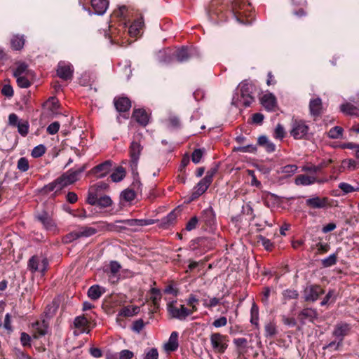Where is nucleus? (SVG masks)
<instances>
[{
	"label": "nucleus",
	"instance_id": "nucleus-18",
	"mask_svg": "<svg viewBox=\"0 0 359 359\" xmlns=\"http://www.w3.org/2000/svg\"><path fill=\"white\" fill-rule=\"evenodd\" d=\"M16 67L13 71V76L18 77L20 76H34L33 72L29 69L27 64L24 62H18L15 63Z\"/></svg>",
	"mask_w": 359,
	"mask_h": 359
},
{
	"label": "nucleus",
	"instance_id": "nucleus-32",
	"mask_svg": "<svg viewBox=\"0 0 359 359\" xmlns=\"http://www.w3.org/2000/svg\"><path fill=\"white\" fill-rule=\"evenodd\" d=\"M176 213L174 211L170 212L167 215V217L162 219L161 226L164 229L168 228V226L173 224L174 221L176 219Z\"/></svg>",
	"mask_w": 359,
	"mask_h": 359
},
{
	"label": "nucleus",
	"instance_id": "nucleus-4",
	"mask_svg": "<svg viewBox=\"0 0 359 359\" xmlns=\"http://www.w3.org/2000/svg\"><path fill=\"white\" fill-rule=\"evenodd\" d=\"M84 165L76 170H69L58 177L59 181L57 182H60L62 187L72 184L79 180V176L84 171Z\"/></svg>",
	"mask_w": 359,
	"mask_h": 359
},
{
	"label": "nucleus",
	"instance_id": "nucleus-58",
	"mask_svg": "<svg viewBox=\"0 0 359 359\" xmlns=\"http://www.w3.org/2000/svg\"><path fill=\"white\" fill-rule=\"evenodd\" d=\"M234 15L237 21L242 24L248 25L252 22V19H245L243 14L240 11L235 12Z\"/></svg>",
	"mask_w": 359,
	"mask_h": 359
},
{
	"label": "nucleus",
	"instance_id": "nucleus-47",
	"mask_svg": "<svg viewBox=\"0 0 359 359\" xmlns=\"http://www.w3.org/2000/svg\"><path fill=\"white\" fill-rule=\"evenodd\" d=\"M17 167L21 172L27 171L29 168L28 160L25 157L20 158L18 161Z\"/></svg>",
	"mask_w": 359,
	"mask_h": 359
},
{
	"label": "nucleus",
	"instance_id": "nucleus-57",
	"mask_svg": "<svg viewBox=\"0 0 359 359\" xmlns=\"http://www.w3.org/2000/svg\"><path fill=\"white\" fill-rule=\"evenodd\" d=\"M203 155V151L201 149H195L191 155V160L194 163H198L200 162L202 156Z\"/></svg>",
	"mask_w": 359,
	"mask_h": 359
},
{
	"label": "nucleus",
	"instance_id": "nucleus-22",
	"mask_svg": "<svg viewBox=\"0 0 359 359\" xmlns=\"http://www.w3.org/2000/svg\"><path fill=\"white\" fill-rule=\"evenodd\" d=\"M323 109V104L320 98H315L310 101L309 110L313 116H318L321 114Z\"/></svg>",
	"mask_w": 359,
	"mask_h": 359
},
{
	"label": "nucleus",
	"instance_id": "nucleus-53",
	"mask_svg": "<svg viewBox=\"0 0 359 359\" xmlns=\"http://www.w3.org/2000/svg\"><path fill=\"white\" fill-rule=\"evenodd\" d=\"M121 220H116L114 223H111L108 224V229L110 231H121L123 230H125L126 228L125 226H121L119 224H123L122 222H121Z\"/></svg>",
	"mask_w": 359,
	"mask_h": 359
},
{
	"label": "nucleus",
	"instance_id": "nucleus-46",
	"mask_svg": "<svg viewBox=\"0 0 359 359\" xmlns=\"http://www.w3.org/2000/svg\"><path fill=\"white\" fill-rule=\"evenodd\" d=\"M121 197L126 201L130 202L135 199V192L132 189H126L121 192Z\"/></svg>",
	"mask_w": 359,
	"mask_h": 359
},
{
	"label": "nucleus",
	"instance_id": "nucleus-17",
	"mask_svg": "<svg viewBox=\"0 0 359 359\" xmlns=\"http://www.w3.org/2000/svg\"><path fill=\"white\" fill-rule=\"evenodd\" d=\"M114 106L119 112L128 111L131 107L130 100L126 97H118L114 98Z\"/></svg>",
	"mask_w": 359,
	"mask_h": 359
},
{
	"label": "nucleus",
	"instance_id": "nucleus-59",
	"mask_svg": "<svg viewBox=\"0 0 359 359\" xmlns=\"http://www.w3.org/2000/svg\"><path fill=\"white\" fill-rule=\"evenodd\" d=\"M144 327V323L142 319H139L137 320H135L133 323L132 330L139 333Z\"/></svg>",
	"mask_w": 359,
	"mask_h": 359
},
{
	"label": "nucleus",
	"instance_id": "nucleus-23",
	"mask_svg": "<svg viewBox=\"0 0 359 359\" xmlns=\"http://www.w3.org/2000/svg\"><path fill=\"white\" fill-rule=\"evenodd\" d=\"M210 185V184H208L206 182H204V180L202 179L194 187V190L191 196V199L193 201L198 198L200 196L205 192Z\"/></svg>",
	"mask_w": 359,
	"mask_h": 359
},
{
	"label": "nucleus",
	"instance_id": "nucleus-44",
	"mask_svg": "<svg viewBox=\"0 0 359 359\" xmlns=\"http://www.w3.org/2000/svg\"><path fill=\"white\" fill-rule=\"evenodd\" d=\"M74 324L76 328H83L88 324V320L84 316H80L74 319Z\"/></svg>",
	"mask_w": 359,
	"mask_h": 359
},
{
	"label": "nucleus",
	"instance_id": "nucleus-19",
	"mask_svg": "<svg viewBox=\"0 0 359 359\" xmlns=\"http://www.w3.org/2000/svg\"><path fill=\"white\" fill-rule=\"evenodd\" d=\"M327 198H320L318 196L309 198L306 201V205L311 208H323L327 205Z\"/></svg>",
	"mask_w": 359,
	"mask_h": 359
},
{
	"label": "nucleus",
	"instance_id": "nucleus-61",
	"mask_svg": "<svg viewBox=\"0 0 359 359\" xmlns=\"http://www.w3.org/2000/svg\"><path fill=\"white\" fill-rule=\"evenodd\" d=\"M259 241H260L262 244V245L264 247V248L266 250H271L272 248H273V243H271V241L262 236H260L259 238Z\"/></svg>",
	"mask_w": 359,
	"mask_h": 359
},
{
	"label": "nucleus",
	"instance_id": "nucleus-12",
	"mask_svg": "<svg viewBox=\"0 0 359 359\" xmlns=\"http://www.w3.org/2000/svg\"><path fill=\"white\" fill-rule=\"evenodd\" d=\"M154 219H124L121 221L123 224L128 225L132 228L133 231H137L139 226H144L147 225H151L154 224Z\"/></svg>",
	"mask_w": 359,
	"mask_h": 359
},
{
	"label": "nucleus",
	"instance_id": "nucleus-1",
	"mask_svg": "<svg viewBox=\"0 0 359 359\" xmlns=\"http://www.w3.org/2000/svg\"><path fill=\"white\" fill-rule=\"evenodd\" d=\"M142 149L143 146L141 144L140 140H134L131 142L129 148V153L130 157V167L133 174H137V168L138 160Z\"/></svg>",
	"mask_w": 359,
	"mask_h": 359
},
{
	"label": "nucleus",
	"instance_id": "nucleus-42",
	"mask_svg": "<svg viewBox=\"0 0 359 359\" xmlns=\"http://www.w3.org/2000/svg\"><path fill=\"white\" fill-rule=\"evenodd\" d=\"M29 123L27 121H22L17 125L18 133L22 135L26 136L29 131Z\"/></svg>",
	"mask_w": 359,
	"mask_h": 359
},
{
	"label": "nucleus",
	"instance_id": "nucleus-15",
	"mask_svg": "<svg viewBox=\"0 0 359 359\" xmlns=\"http://www.w3.org/2000/svg\"><path fill=\"white\" fill-rule=\"evenodd\" d=\"M261 103L268 111H275L277 107L276 98L272 93L264 95L261 99Z\"/></svg>",
	"mask_w": 359,
	"mask_h": 359
},
{
	"label": "nucleus",
	"instance_id": "nucleus-26",
	"mask_svg": "<svg viewBox=\"0 0 359 359\" xmlns=\"http://www.w3.org/2000/svg\"><path fill=\"white\" fill-rule=\"evenodd\" d=\"M101 196L100 191L95 186H93L88 191L87 202L90 205H95V201Z\"/></svg>",
	"mask_w": 359,
	"mask_h": 359
},
{
	"label": "nucleus",
	"instance_id": "nucleus-60",
	"mask_svg": "<svg viewBox=\"0 0 359 359\" xmlns=\"http://www.w3.org/2000/svg\"><path fill=\"white\" fill-rule=\"evenodd\" d=\"M137 307H135L132 310L129 308L125 307L120 311L119 314L123 316H132L137 313Z\"/></svg>",
	"mask_w": 359,
	"mask_h": 359
},
{
	"label": "nucleus",
	"instance_id": "nucleus-14",
	"mask_svg": "<svg viewBox=\"0 0 359 359\" xmlns=\"http://www.w3.org/2000/svg\"><path fill=\"white\" fill-rule=\"evenodd\" d=\"M48 323L43 320L42 321H36L32 324L34 332V337L39 338L47 334Z\"/></svg>",
	"mask_w": 359,
	"mask_h": 359
},
{
	"label": "nucleus",
	"instance_id": "nucleus-7",
	"mask_svg": "<svg viewBox=\"0 0 359 359\" xmlns=\"http://www.w3.org/2000/svg\"><path fill=\"white\" fill-rule=\"evenodd\" d=\"M324 293V290L317 285H308L304 291V299L306 302H315L320 295Z\"/></svg>",
	"mask_w": 359,
	"mask_h": 359
},
{
	"label": "nucleus",
	"instance_id": "nucleus-51",
	"mask_svg": "<svg viewBox=\"0 0 359 359\" xmlns=\"http://www.w3.org/2000/svg\"><path fill=\"white\" fill-rule=\"evenodd\" d=\"M339 188L341 189L345 194H348L359 189L358 188H355L352 187L351 184L346 182L340 183L339 184Z\"/></svg>",
	"mask_w": 359,
	"mask_h": 359
},
{
	"label": "nucleus",
	"instance_id": "nucleus-13",
	"mask_svg": "<svg viewBox=\"0 0 359 359\" xmlns=\"http://www.w3.org/2000/svg\"><path fill=\"white\" fill-rule=\"evenodd\" d=\"M113 162L107 160L102 163L94 167L91 172L97 175V177L102 178L106 176L111 170Z\"/></svg>",
	"mask_w": 359,
	"mask_h": 359
},
{
	"label": "nucleus",
	"instance_id": "nucleus-3",
	"mask_svg": "<svg viewBox=\"0 0 359 359\" xmlns=\"http://www.w3.org/2000/svg\"><path fill=\"white\" fill-rule=\"evenodd\" d=\"M176 301H172L168 304V311L172 318H176L180 320H184L189 316L191 315L190 311L184 306L180 305L178 308L175 306Z\"/></svg>",
	"mask_w": 359,
	"mask_h": 359
},
{
	"label": "nucleus",
	"instance_id": "nucleus-24",
	"mask_svg": "<svg viewBox=\"0 0 359 359\" xmlns=\"http://www.w3.org/2000/svg\"><path fill=\"white\" fill-rule=\"evenodd\" d=\"M25 39L23 35H14L11 39V48L15 50H20L23 48Z\"/></svg>",
	"mask_w": 359,
	"mask_h": 359
},
{
	"label": "nucleus",
	"instance_id": "nucleus-45",
	"mask_svg": "<svg viewBox=\"0 0 359 359\" xmlns=\"http://www.w3.org/2000/svg\"><path fill=\"white\" fill-rule=\"evenodd\" d=\"M266 337H273L277 333L276 326L273 323H269L264 327Z\"/></svg>",
	"mask_w": 359,
	"mask_h": 359
},
{
	"label": "nucleus",
	"instance_id": "nucleus-54",
	"mask_svg": "<svg viewBox=\"0 0 359 359\" xmlns=\"http://www.w3.org/2000/svg\"><path fill=\"white\" fill-rule=\"evenodd\" d=\"M217 168H212L210 170H208L206 173V175L203 180L204 182H206L208 184H210L212 182L213 176L217 173Z\"/></svg>",
	"mask_w": 359,
	"mask_h": 359
},
{
	"label": "nucleus",
	"instance_id": "nucleus-10",
	"mask_svg": "<svg viewBox=\"0 0 359 359\" xmlns=\"http://www.w3.org/2000/svg\"><path fill=\"white\" fill-rule=\"evenodd\" d=\"M35 218L40 222L47 230H53L55 227V222L51 215L46 211L37 212L35 215Z\"/></svg>",
	"mask_w": 359,
	"mask_h": 359
},
{
	"label": "nucleus",
	"instance_id": "nucleus-41",
	"mask_svg": "<svg viewBox=\"0 0 359 359\" xmlns=\"http://www.w3.org/2000/svg\"><path fill=\"white\" fill-rule=\"evenodd\" d=\"M250 322L252 324L258 325V320H259V309L257 306L254 303L252 306L250 310Z\"/></svg>",
	"mask_w": 359,
	"mask_h": 359
},
{
	"label": "nucleus",
	"instance_id": "nucleus-28",
	"mask_svg": "<svg viewBox=\"0 0 359 359\" xmlns=\"http://www.w3.org/2000/svg\"><path fill=\"white\" fill-rule=\"evenodd\" d=\"M103 292L104 290H102L101 287L97 285H95L88 289V296L90 299L95 301L98 299Z\"/></svg>",
	"mask_w": 359,
	"mask_h": 359
},
{
	"label": "nucleus",
	"instance_id": "nucleus-6",
	"mask_svg": "<svg viewBox=\"0 0 359 359\" xmlns=\"http://www.w3.org/2000/svg\"><path fill=\"white\" fill-rule=\"evenodd\" d=\"M48 262L46 258H39L37 256H33L29 260L28 267L32 272L40 271L42 274L46 271Z\"/></svg>",
	"mask_w": 359,
	"mask_h": 359
},
{
	"label": "nucleus",
	"instance_id": "nucleus-31",
	"mask_svg": "<svg viewBox=\"0 0 359 359\" xmlns=\"http://www.w3.org/2000/svg\"><path fill=\"white\" fill-rule=\"evenodd\" d=\"M258 144L263 146L268 152H273L275 151L276 146L273 143L269 141L266 136H260L258 138Z\"/></svg>",
	"mask_w": 359,
	"mask_h": 359
},
{
	"label": "nucleus",
	"instance_id": "nucleus-29",
	"mask_svg": "<svg viewBox=\"0 0 359 359\" xmlns=\"http://www.w3.org/2000/svg\"><path fill=\"white\" fill-rule=\"evenodd\" d=\"M316 177H311L305 175H299L295 179V184L297 185H309L314 183Z\"/></svg>",
	"mask_w": 359,
	"mask_h": 359
},
{
	"label": "nucleus",
	"instance_id": "nucleus-20",
	"mask_svg": "<svg viewBox=\"0 0 359 359\" xmlns=\"http://www.w3.org/2000/svg\"><path fill=\"white\" fill-rule=\"evenodd\" d=\"M133 118L143 126H147L149 123V116L145 110L142 109H135L133 112Z\"/></svg>",
	"mask_w": 359,
	"mask_h": 359
},
{
	"label": "nucleus",
	"instance_id": "nucleus-40",
	"mask_svg": "<svg viewBox=\"0 0 359 359\" xmlns=\"http://www.w3.org/2000/svg\"><path fill=\"white\" fill-rule=\"evenodd\" d=\"M297 170L296 165H287L280 168V172L284 174L285 176L289 177L294 175Z\"/></svg>",
	"mask_w": 359,
	"mask_h": 359
},
{
	"label": "nucleus",
	"instance_id": "nucleus-25",
	"mask_svg": "<svg viewBox=\"0 0 359 359\" xmlns=\"http://www.w3.org/2000/svg\"><path fill=\"white\" fill-rule=\"evenodd\" d=\"M177 337H178V334L176 332H172L168 341L164 346L165 351L172 352V351H175L177 348V347H178Z\"/></svg>",
	"mask_w": 359,
	"mask_h": 359
},
{
	"label": "nucleus",
	"instance_id": "nucleus-36",
	"mask_svg": "<svg viewBox=\"0 0 359 359\" xmlns=\"http://www.w3.org/2000/svg\"><path fill=\"white\" fill-rule=\"evenodd\" d=\"M58 181H59V178H57L53 182L46 185L43 188V191L45 193L48 194V193L53 191V190H55V189H57V190H61L63 187L61 186L60 182H57Z\"/></svg>",
	"mask_w": 359,
	"mask_h": 359
},
{
	"label": "nucleus",
	"instance_id": "nucleus-33",
	"mask_svg": "<svg viewBox=\"0 0 359 359\" xmlns=\"http://www.w3.org/2000/svg\"><path fill=\"white\" fill-rule=\"evenodd\" d=\"M33 76H20L18 77H15L16 79V81L18 83V86L20 88H28L31 85V82L29 81V79H32Z\"/></svg>",
	"mask_w": 359,
	"mask_h": 359
},
{
	"label": "nucleus",
	"instance_id": "nucleus-64",
	"mask_svg": "<svg viewBox=\"0 0 359 359\" xmlns=\"http://www.w3.org/2000/svg\"><path fill=\"white\" fill-rule=\"evenodd\" d=\"M133 357V353L129 350H123L120 352L119 359H131Z\"/></svg>",
	"mask_w": 359,
	"mask_h": 359
},
{
	"label": "nucleus",
	"instance_id": "nucleus-2",
	"mask_svg": "<svg viewBox=\"0 0 359 359\" xmlns=\"http://www.w3.org/2000/svg\"><path fill=\"white\" fill-rule=\"evenodd\" d=\"M309 126L302 120H293L290 135L295 140L306 139L309 133Z\"/></svg>",
	"mask_w": 359,
	"mask_h": 359
},
{
	"label": "nucleus",
	"instance_id": "nucleus-43",
	"mask_svg": "<svg viewBox=\"0 0 359 359\" xmlns=\"http://www.w3.org/2000/svg\"><path fill=\"white\" fill-rule=\"evenodd\" d=\"M337 258L336 254L330 255L328 257L322 259V264L324 267L332 266L337 263Z\"/></svg>",
	"mask_w": 359,
	"mask_h": 359
},
{
	"label": "nucleus",
	"instance_id": "nucleus-50",
	"mask_svg": "<svg viewBox=\"0 0 359 359\" xmlns=\"http://www.w3.org/2000/svg\"><path fill=\"white\" fill-rule=\"evenodd\" d=\"M158 353L156 348L148 349L144 356V359H158Z\"/></svg>",
	"mask_w": 359,
	"mask_h": 359
},
{
	"label": "nucleus",
	"instance_id": "nucleus-55",
	"mask_svg": "<svg viewBox=\"0 0 359 359\" xmlns=\"http://www.w3.org/2000/svg\"><path fill=\"white\" fill-rule=\"evenodd\" d=\"M283 294L285 299H297L299 296L297 291L294 290H286Z\"/></svg>",
	"mask_w": 359,
	"mask_h": 359
},
{
	"label": "nucleus",
	"instance_id": "nucleus-62",
	"mask_svg": "<svg viewBox=\"0 0 359 359\" xmlns=\"http://www.w3.org/2000/svg\"><path fill=\"white\" fill-rule=\"evenodd\" d=\"M198 222V219L196 216L191 217L186 225V229L187 231H191V230L196 229Z\"/></svg>",
	"mask_w": 359,
	"mask_h": 359
},
{
	"label": "nucleus",
	"instance_id": "nucleus-39",
	"mask_svg": "<svg viewBox=\"0 0 359 359\" xmlns=\"http://www.w3.org/2000/svg\"><path fill=\"white\" fill-rule=\"evenodd\" d=\"M144 22L141 19L135 20L130 27L129 32L133 35H136L143 27Z\"/></svg>",
	"mask_w": 359,
	"mask_h": 359
},
{
	"label": "nucleus",
	"instance_id": "nucleus-35",
	"mask_svg": "<svg viewBox=\"0 0 359 359\" xmlns=\"http://www.w3.org/2000/svg\"><path fill=\"white\" fill-rule=\"evenodd\" d=\"M95 203H96L94 205H97L100 208H107L111 205L112 201L108 196H100Z\"/></svg>",
	"mask_w": 359,
	"mask_h": 359
},
{
	"label": "nucleus",
	"instance_id": "nucleus-30",
	"mask_svg": "<svg viewBox=\"0 0 359 359\" xmlns=\"http://www.w3.org/2000/svg\"><path fill=\"white\" fill-rule=\"evenodd\" d=\"M126 173V172L125 168L122 166H118L116 168L110 177L113 182H118L125 177Z\"/></svg>",
	"mask_w": 359,
	"mask_h": 359
},
{
	"label": "nucleus",
	"instance_id": "nucleus-37",
	"mask_svg": "<svg viewBox=\"0 0 359 359\" xmlns=\"http://www.w3.org/2000/svg\"><path fill=\"white\" fill-rule=\"evenodd\" d=\"M79 237H89L97 233L95 228L89 226L81 227L79 231Z\"/></svg>",
	"mask_w": 359,
	"mask_h": 359
},
{
	"label": "nucleus",
	"instance_id": "nucleus-56",
	"mask_svg": "<svg viewBox=\"0 0 359 359\" xmlns=\"http://www.w3.org/2000/svg\"><path fill=\"white\" fill-rule=\"evenodd\" d=\"M59 128H60V123L59 122L57 121H55L52 123H50L48 127H47V133L50 135H55L56 134L58 130H59Z\"/></svg>",
	"mask_w": 359,
	"mask_h": 359
},
{
	"label": "nucleus",
	"instance_id": "nucleus-21",
	"mask_svg": "<svg viewBox=\"0 0 359 359\" xmlns=\"http://www.w3.org/2000/svg\"><path fill=\"white\" fill-rule=\"evenodd\" d=\"M91 6L97 15H103L109 6L108 0H91Z\"/></svg>",
	"mask_w": 359,
	"mask_h": 359
},
{
	"label": "nucleus",
	"instance_id": "nucleus-49",
	"mask_svg": "<svg viewBox=\"0 0 359 359\" xmlns=\"http://www.w3.org/2000/svg\"><path fill=\"white\" fill-rule=\"evenodd\" d=\"M168 126L172 128H178L180 126V121L175 116H170L168 119Z\"/></svg>",
	"mask_w": 359,
	"mask_h": 359
},
{
	"label": "nucleus",
	"instance_id": "nucleus-11",
	"mask_svg": "<svg viewBox=\"0 0 359 359\" xmlns=\"http://www.w3.org/2000/svg\"><path fill=\"white\" fill-rule=\"evenodd\" d=\"M201 221L210 228L216 224L215 213L211 206L202 211Z\"/></svg>",
	"mask_w": 359,
	"mask_h": 359
},
{
	"label": "nucleus",
	"instance_id": "nucleus-9",
	"mask_svg": "<svg viewBox=\"0 0 359 359\" xmlns=\"http://www.w3.org/2000/svg\"><path fill=\"white\" fill-rule=\"evenodd\" d=\"M350 329L351 327L347 323H339L335 326L332 334L333 336L339 339L337 348L341 345L344 337L348 334Z\"/></svg>",
	"mask_w": 359,
	"mask_h": 359
},
{
	"label": "nucleus",
	"instance_id": "nucleus-8",
	"mask_svg": "<svg viewBox=\"0 0 359 359\" xmlns=\"http://www.w3.org/2000/svg\"><path fill=\"white\" fill-rule=\"evenodd\" d=\"M73 68L71 65L60 62L57 67V75L65 81L72 80L73 77Z\"/></svg>",
	"mask_w": 359,
	"mask_h": 359
},
{
	"label": "nucleus",
	"instance_id": "nucleus-27",
	"mask_svg": "<svg viewBox=\"0 0 359 359\" xmlns=\"http://www.w3.org/2000/svg\"><path fill=\"white\" fill-rule=\"evenodd\" d=\"M341 110L346 114L359 116V109L351 103L341 104Z\"/></svg>",
	"mask_w": 359,
	"mask_h": 359
},
{
	"label": "nucleus",
	"instance_id": "nucleus-16",
	"mask_svg": "<svg viewBox=\"0 0 359 359\" xmlns=\"http://www.w3.org/2000/svg\"><path fill=\"white\" fill-rule=\"evenodd\" d=\"M318 313L316 309L311 308H305L302 309L298 315V318L302 324L304 323L305 320H309L310 322H313L315 319L318 318Z\"/></svg>",
	"mask_w": 359,
	"mask_h": 359
},
{
	"label": "nucleus",
	"instance_id": "nucleus-52",
	"mask_svg": "<svg viewBox=\"0 0 359 359\" xmlns=\"http://www.w3.org/2000/svg\"><path fill=\"white\" fill-rule=\"evenodd\" d=\"M285 132L284 128L281 124L278 123L275 128L274 137L277 139L282 140L285 137Z\"/></svg>",
	"mask_w": 359,
	"mask_h": 359
},
{
	"label": "nucleus",
	"instance_id": "nucleus-5",
	"mask_svg": "<svg viewBox=\"0 0 359 359\" xmlns=\"http://www.w3.org/2000/svg\"><path fill=\"white\" fill-rule=\"evenodd\" d=\"M210 342L215 352L222 353L227 348L226 337L220 333H213L210 335Z\"/></svg>",
	"mask_w": 359,
	"mask_h": 359
},
{
	"label": "nucleus",
	"instance_id": "nucleus-48",
	"mask_svg": "<svg viewBox=\"0 0 359 359\" xmlns=\"http://www.w3.org/2000/svg\"><path fill=\"white\" fill-rule=\"evenodd\" d=\"M46 152V147L43 144H39L36 147H35L32 151V156L34 158H39L43 156Z\"/></svg>",
	"mask_w": 359,
	"mask_h": 359
},
{
	"label": "nucleus",
	"instance_id": "nucleus-38",
	"mask_svg": "<svg viewBox=\"0 0 359 359\" xmlns=\"http://www.w3.org/2000/svg\"><path fill=\"white\" fill-rule=\"evenodd\" d=\"M343 128L339 126L332 128L328 132V137L332 139H339L342 137Z\"/></svg>",
	"mask_w": 359,
	"mask_h": 359
},
{
	"label": "nucleus",
	"instance_id": "nucleus-34",
	"mask_svg": "<svg viewBox=\"0 0 359 359\" xmlns=\"http://www.w3.org/2000/svg\"><path fill=\"white\" fill-rule=\"evenodd\" d=\"M175 56L179 62L187 61L191 56L189 50L187 48H182L176 52Z\"/></svg>",
	"mask_w": 359,
	"mask_h": 359
},
{
	"label": "nucleus",
	"instance_id": "nucleus-63",
	"mask_svg": "<svg viewBox=\"0 0 359 359\" xmlns=\"http://www.w3.org/2000/svg\"><path fill=\"white\" fill-rule=\"evenodd\" d=\"M151 293L152 296L151 299L154 304H157V302L161 299V292L158 289L152 288L151 290Z\"/></svg>",
	"mask_w": 359,
	"mask_h": 359
}]
</instances>
